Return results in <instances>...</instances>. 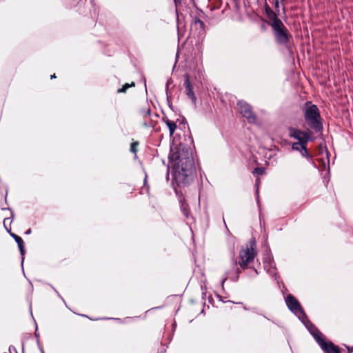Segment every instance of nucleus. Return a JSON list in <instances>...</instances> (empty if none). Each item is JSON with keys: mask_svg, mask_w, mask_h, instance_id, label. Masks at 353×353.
<instances>
[{"mask_svg": "<svg viewBox=\"0 0 353 353\" xmlns=\"http://www.w3.org/2000/svg\"><path fill=\"white\" fill-rule=\"evenodd\" d=\"M172 171V183L176 196L190 186L196 177V165L190 148L180 144L171 149L168 156Z\"/></svg>", "mask_w": 353, "mask_h": 353, "instance_id": "1", "label": "nucleus"}, {"mask_svg": "<svg viewBox=\"0 0 353 353\" xmlns=\"http://www.w3.org/2000/svg\"><path fill=\"white\" fill-rule=\"evenodd\" d=\"M257 254L256 240L252 238L245 245V248L240 250L238 261L234 262V265L236 266L234 272H228V276L223 279V283L228 279L234 282L237 281L241 272L250 268V264L254 262Z\"/></svg>", "mask_w": 353, "mask_h": 353, "instance_id": "2", "label": "nucleus"}, {"mask_svg": "<svg viewBox=\"0 0 353 353\" xmlns=\"http://www.w3.org/2000/svg\"><path fill=\"white\" fill-rule=\"evenodd\" d=\"M304 121L307 127L317 134H322L323 120L318 106L312 101H306L302 108Z\"/></svg>", "mask_w": 353, "mask_h": 353, "instance_id": "3", "label": "nucleus"}, {"mask_svg": "<svg viewBox=\"0 0 353 353\" xmlns=\"http://www.w3.org/2000/svg\"><path fill=\"white\" fill-rule=\"evenodd\" d=\"M190 34L203 38L205 34V13L197 7L190 13Z\"/></svg>", "mask_w": 353, "mask_h": 353, "instance_id": "4", "label": "nucleus"}, {"mask_svg": "<svg viewBox=\"0 0 353 353\" xmlns=\"http://www.w3.org/2000/svg\"><path fill=\"white\" fill-rule=\"evenodd\" d=\"M273 34L277 44L288 48L292 35L289 32L283 22L272 27Z\"/></svg>", "mask_w": 353, "mask_h": 353, "instance_id": "5", "label": "nucleus"}, {"mask_svg": "<svg viewBox=\"0 0 353 353\" xmlns=\"http://www.w3.org/2000/svg\"><path fill=\"white\" fill-rule=\"evenodd\" d=\"M289 136L294 139L297 140V142L293 144H307L309 141H312V131L310 128L306 131H303L300 129H296L293 127H290L288 129Z\"/></svg>", "mask_w": 353, "mask_h": 353, "instance_id": "6", "label": "nucleus"}, {"mask_svg": "<svg viewBox=\"0 0 353 353\" xmlns=\"http://www.w3.org/2000/svg\"><path fill=\"white\" fill-rule=\"evenodd\" d=\"M285 302L289 310L296 315L302 322H304V319H307V315L299 301L292 294H290L286 296Z\"/></svg>", "mask_w": 353, "mask_h": 353, "instance_id": "7", "label": "nucleus"}, {"mask_svg": "<svg viewBox=\"0 0 353 353\" xmlns=\"http://www.w3.org/2000/svg\"><path fill=\"white\" fill-rule=\"evenodd\" d=\"M239 111L242 117L247 119L249 123L254 124L257 121V117L252 110L250 105L245 102L238 103Z\"/></svg>", "mask_w": 353, "mask_h": 353, "instance_id": "8", "label": "nucleus"}, {"mask_svg": "<svg viewBox=\"0 0 353 353\" xmlns=\"http://www.w3.org/2000/svg\"><path fill=\"white\" fill-rule=\"evenodd\" d=\"M223 10L217 8H212L208 14H205V22L208 25H215L221 21Z\"/></svg>", "mask_w": 353, "mask_h": 353, "instance_id": "9", "label": "nucleus"}, {"mask_svg": "<svg viewBox=\"0 0 353 353\" xmlns=\"http://www.w3.org/2000/svg\"><path fill=\"white\" fill-rule=\"evenodd\" d=\"M303 323L305 325L308 331L314 337L318 345L320 344L325 339L323 333L316 327L314 324L309 321L307 318L304 319V322Z\"/></svg>", "mask_w": 353, "mask_h": 353, "instance_id": "10", "label": "nucleus"}, {"mask_svg": "<svg viewBox=\"0 0 353 353\" xmlns=\"http://www.w3.org/2000/svg\"><path fill=\"white\" fill-rule=\"evenodd\" d=\"M139 117L143 119V126L150 128L154 127V123L151 119V109L148 105L143 106L139 110Z\"/></svg>", "mask_w": 353, "mask_h": 353, "instance_id": "11", "label": "nucleus"}, {"mask_svg": "<svg viewBox=\"0 0 353 353\" xmlns=\"http://www.w3.org/2000/svg\"><path fill=\"white\" fill-rule=\"evenodd\" d=\"M264 13L268 19V24L272 27L282 22L278 14L272 10L270 6L265 2L264 5Z\"/></svg>", "mask_w": 353, "mask_h": 353, "instance_id": "12", "label": "nucleus"}, {"mask_svg": "<svg viewBox=\"0 0 353 353\" xmlns=\"http://www.w3.org/2000/svg\"><path fill=\"white\" fill-rule=\"evenodd\" d=\"M321 349L324 353H342L341 348L330 341L325 339L320 344Z\"/></svg>", "mask_w": 353, "mask_h": 353, "instance_id": "13", "label": "nucleus"}, {"mask_svg": "<svg viewBox=\"0 0 353 353\" xmlns=\"http://www.w3.org/2000/svg\"><path fill=\"white\" fill-rule=\"evenodd\" d=\"M307 144H292V149L293 150L299 151L303 157L307 159L310 162L314 163L312 156L309 153L307 149Z\"/></svg>", "mask_w": 353, "mask_h": 353, "instance_id": "14", "label": "nucleus"}, {"mask_svg": "<svg viewBox=\"0 0 353 353\" xmlns=\"http://www.w3.org/2000/svg\"><path fill=\"white\" fill-rule=\"evenodd\" d=\"M184 86L185 88L186 94L193 102L195 103L196 99L193 91V86L190 82V76L188 74H185L184 75Z\"/></svg>", "mask_w": 353, "mask_h": 353, "instance_id": "15", "label": "nucleus"}, {"mask_svg": "<svg viewBox=\"0 0 353 353\" xmlns=\"http://www.w3.org/2000/svg\"><path fill=\"white\" fill-rule=\"evenodd\" d=\"M179 198V201L180 203V208L184 214V216L186 218H188L190 214V209L189 208L188 203L186 202L185 199V196L183 195V192L179 193V196H177Z\"/></svg>", "mask_w": 353, "mask_h": 353, "instance_id": "16", "label": "nucleus"}, {"mask_svg": "<svg viewBox=\"0 0 353 353\" xmlns=\"http://www.w3.org/2000/svg\"><path fill=\"white\" fill-rule=\"evenodd\" d=\"M9 234L17 243L20 254L21 255V263L23 264V263L24 261V255L26 253L24 242H23V239L19 236L17 235L16 234L12 233V232Z\"/></svg>", "mask_w": 353, "mask_h": 353, "instance_id": "17", "label": "nucleus"}, {"mask_svg": "<svg viewBox=\"0 0 353 353\" xmlns=\"http://www.w3.org/2000/svg\"><path fill=\"white\" fill-rule=\"evenodd\" d=\"M163 120L169 129L170 136H172L177 127L176 123L170 120L167 117H163Z\"/></svg>", "mask_w": 353, "mask_h": 353, "instance_id": "18", "label": "nucleus"}, {"mask_svg": "<svg viewBox=\"0 0 353 353\" xmlns=\"http://www.w3.org/2000/svg\"><path fill=\"white\" fill-rule=\"evenodd\" d=\"M135 86V83L134 82H132L131 83H125L122 88H119L117 90V93H123V92H125L126 90L130 88H132V87H134Z\"/></svg>", "mask_w": 353, "mask_h": 353, "instance_id": "19", "label": "nucleus"}, {"mask_svg": "<svg viewBox=\"0 0 353 353\" xmlns=\"http://www.w3.org/2000/svg\"><path fill=\"white\" fill-rule=\"evenodd\" d=\"M265 173V169L263 167H257L254 169L252 174L254 176L263 175Z\"/></svg>", "mask_w": 353, "mask_h": 353, "instance_id": "20", "label": "nucleus"}, {"mask_svg": "<svg viewBox=\"0 0 353 353\" xmlns=\"http://www.w3.org/2000/svg\"><path fill=\"white\" fill-rule=\"evenodd\" d=\"M139 145V141H133L132 143H131L130 144V152H132L133 154H134L135 155H137V151H138V146Z\"/></svg>", "mask_w": 353, "mask_h": 353, "instance_id": "21", "label": "nucleus"}, {"mask_svg": "<svg viewBox=\"0 0 353 353\" xmlns=\"http://www.w3.org/2000/svg\"><path fill=\"white\" fill-rule=\"evenodd\" d=\"M12 221H10V218H5L3 219V225H4V228L6 230V231L8 232V233H10L11 232V226H10V223H11Z\"/></svg>", "mask_w": 353, "mask_h": 353, "instance_id": "22", "label": "nucleus"}, {"mask_svg": "<svg viewBox=\"0 0 353 353\" xmlns=\"http://www.w3.org/2000/svg\"><path fill=\"white\" fill-rule=\"evenodd\" d=\"M147 179H148V175L145 174L144 180H143V185L142 187V192L145 191L147 194H149L150 186L148 184Z\"/></svg>", "mask_w": 353, "mask_h": 353, "instance_id": "23", "label": "nucleus"}, {"mask_svg": "<svg viewBox=\"0 0 353 353\" xmlns=\"http://www.w3.org/2000/svg\"><path fill=\"white\" fill-rule=\"evenodd\" d=\"M261 180L259 177L256 178L255 181V185L257 187V189L259 188V184H260Z\"/></svg>", "mask_w": 353, "mask_h": 353, "instance_id": "24", "label": "nucleus"}, {"mask_svg": "<svg viewBox=\"0 0 353 353\" xmlns=\"http://www.w3.org/2000/svg\"><path fill=\"white\" fill-rule=\"evenodd\" d=\"M347 350H348V353H352L353 352V346L352 347H348V346H346Z\"/></svg>", "mask_w": 353, "mask_h": 353, "instance_id": "25", "label": "nucleus"}, {"mask_svg": "<svg viewBox=\"0 0 353 353\" xmlns=\"http://www.w3.org/2000/svg\"><path fill=\"white\" fill-rule=\"evenodd\" d=\"M279 0H275L274 1V6L276 8H279Z\"/></svg>", "mask_w": 353, "mask_h": 353, "instance_id": "26", "label": "nucleus"}, {"mask_svg": "<svg viewBox=\"0 0 353 353\" xmlns=\"http://www.w3.org/2000/svg\"><path fill=\"white\" fill-rule=\"evenodd\" d=\"M31 232H32V230H31V228H29V229H28V230L25 232V234H31Z\"/></svg>", "mask_w": 353, "mask_h": 353, "instance_id": "27", "label": "nucleus"}, {"mask_svg": "<svg viewBox=\"0 0 353 353\" xmlns=\"http://www.w3.org/2000/svg\"><path fill=\"white\" fill-rule=\"evenodd\" d=\"M57 77H56V74H53L50 76V79H55Z\"/></svg>", "mask_w": 353, "mask_h": 353, "instance_id": "28", "label": "nucleus"}, {"mask_svg": "<svg viewBox=\"0 0 353 353\" xmlns=\"http://www.w3.org/2000/svg\"><path fill=\"white\" fill-rule=\"evenodd\" d=\"M254 270L255 273L257 274H258L257 270L256 269H254Z\"/></svg>", "mask_w": 353, "mask_h": 353, "instance_id": "29", "label": "nucleus"}]
</instances>
